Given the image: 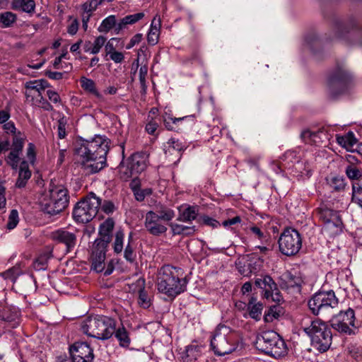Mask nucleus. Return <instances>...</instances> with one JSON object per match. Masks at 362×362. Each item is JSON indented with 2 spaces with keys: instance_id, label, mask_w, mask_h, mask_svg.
Listing matches in <instances>:
<instances>
[{
  "instance_id": "1",
  "label": "nucleus",
  "mask_w": 362,
  "mask_h": 362,
  "mask_svg": "<svg viewBox=\"0 0 362 362\" xmlns=\"http://www.w3.org/2000/svg\"><path fill=\"white\" fill-rule=\"evenodd\" d=\"M243 348L240 334L224 325H218L211 333L210 349L216 356H223Z\"/></svg>"
},
{
  "instance_id": "2",
  "label": "nucleus",
  "mask_w": 362,
  "mask_h": 362,
  "mask_svg": "<svg viewBox=\"0 0 362 362\" xmlns=\"http://www.w3.org/2000/svg\"><path fill=\"white\" fill-rule=\"evenodd\" d=\"M187 281L183 277L181 268L167 264L163 266L158 271L157 277V288L170 298H175L187 289Z\"/></svg>"
},
{
  "instance_id": "3",
  "label": "nucleus",
  "mask_w": 362,
  "mask_h": 362,
  "mask_svg": "<svg viewBox=\"0 0 362 362\" xmlns=\"http://www.w3.org/2000/svg\"><path fill=\"white\" fill-rule=\"evenodd\" d=\"M8 110H1V151L11 149L8 158H19L23 147L22 134L10 120Z\"/></svg>"
},
{
  "instance_id": "4",
  "label": "nucleus",
  "mask_w": 362,
  "mask_h": 362,
  "mask_svg": "<svg viewBox=\"0 0 362 362\" xmlns=\"http://www.w3.org/2000/svg\"><path fill=\"white\" fill-rule=\"evenodd\" d=\"M81 327L83 332L88 336L106 340L115 331V321L105 315H90L83 320Z\"/></svg>"
},
{
  "instance_id": "5",
  "label": "nucleus",
  "mask_w": 362,
  "mask_h": 362,
  "mask_svg": "<svg viewBox=\"0 0 362 362\" xmlns=\"http://www.w3.org/2000/svg\"><path fill=\"white\" fill-rule=\"evenodd\" d=\"M69 202L68 190L62 185L53 187L38 199L41 211L50 216L61 213L67 207Z\"/></svg>"
},
{
  "instance_id": "6",
  "label": "nucleus",
  "mask_w": 362,
  "mask_h": 362,
  "mask_svg": "<svg viewBox=\"0 0 362 362\" xmlns=\"http://www.w3.org/2000/svg\"><path fill=\"white\" fill-rule=\"evenodd\" d=\"M303 329L309 337L311 345L321 353L327 351L332 341L331 327L320 319L310 320L303 325Z\"/></svg>"
},
{
  "instance_id": "7",
  "label": "nucleus",
  "mask_w": 362,
  "mask_h": 362,
  "mask_svg": "<svg viewBox=\"0 0 362 362\" xmlns=\"http://www.w3.org/2000/svg\"><path fill=\"white\" fill-rule=\"evenodd\" d=\"M110 140L105 136L95 135L91 140H81L75 145L74 153L81 158H106Z\"/></svg>"
},
{
  "instance_id": "8",
  "label": "nucleus",
  "mask_w": 362,
  "mask_h": 362,
  "mask_svg": "<svg viewBox=\"0 0 362 362\" xmlns=\"http://www.w3.org/2000/svg\"><path fill=\"white\" fill-rule=\"evenodd\" d=\"M254 344L257 349L274 358L287 354L284 340L274 331H265L259 334Z\"/></svg>"
},
{
  "instance_id": "9",
  "label": "nucleus",
  "mask_w": 362,
  "mask_h": 362,
  "mask_svg": "<svg viewBox=\"0 0 362 362\" xmlns=\"http://www.w3.org/2000/svg\"><path fill=\"white\" fill-rule=\"evenodd\" d=\"M175 216L173 210L160 206L146 214L144 226L146 229L153 235H160L167 231L165 223L171 221Z\"/></svg>"
},
{
  "instance_id": "10",
  "label": "nucleus",
  "mask_w": 362,
  "mask_h": 362,
  "mask_svg": "<svg viewBox=\"0 0 362 362\" xmlns=\"http://www.w3.org/2000/svg\"><path fill=\"white\" fill-rule=\"evenodd\" d=\"M100 204L101 199L90 192L75 205L72 212L74 220L78 223H88L97 215Z\"/></svg>"
},
{
  "instance_id": "11",
  "label": "nucleus",
  "mask_w": 362,
  "mask_h": 362,
  "mask_svg": "<svg viewBox=\"0 0 362 362\" xmlns=\"http://www.w3.org/2000/svg\"><path fill=\"white\" fill-rule=\"evenodd\" d=\"M278 243L279 251L283 255L293 256L298 253L302 247V238L297 230L286 228L281 234Z\"/></svg>"
},
{
  "instance_id": "12",
  "label": "nucleus",
  "mask_w": 362,
  "mask_h": 362,
  "mask_svg": "<svg viewBox=\"0 0 362 362\" xmlns=\"http://www.w3.org/2000/svg\"><path fill=\"white\" fill-rule=\"evenodd\" d=\"M339 300L332 290L327 291H319L314 294L308 301V307L312 313L317 315L320 312L328 308H334L337 306Z\"/></svg>"
},
{
  "instance_id": "13",
  "label": "nucleus",
  "mask_w": 362,
  "mask_h": 362,
  "mask_svg": "<svg viewBox=\"0 0 362 362\" xmlns=\"http://www.w3.org/2000/svg\"><path fill=\"white\" fill-rule=\"evenodd\" d=\"M355 312L349 308L345 311H340L330 320L332 327L341 334L347 335L355 334Z\"/></svg>"
},
{
  "instance_id": "14",
  "label": "nucleus",
  "mask_w": 362,
  "mask_h": 362,
  "mask_svg": "<svg viewBox=\"0 0 362 362\" xmlns=\"http://www.w3.org/2000/svg\"><path fill=\"white\" fill-rule=\"evenodd\" d=\"M256 287L261 288L264 293V297L267 299L271 298L273 301L280 303L283 300V297L277 287L276 284L269 275H262L255 280Z\"/></svg>"
},
{
  "instance_id": "15",
  "label": "nucleus",
  "mask_w": 362,
  "mask_h": 362,
  "mask_svg": "<svg viewBox=\"0 0 362 362\" xmlns=\"http://www.w3.org/2000/svg\"><path fill=\"white\" fill-rule=\"evenodd\" d=\"M73 362H93V350L87 342L76 341L69 348Z\"/></svg>"
},
{
  "instance_id": "16",
  "label": "nucleus",
  "mask_w": 362,
  "mask_h": 362,
  "mask_svg": "<svg viewBox=\"0 0 362 362\" xmlns=\"http://www.w3.org/2000/svg\"><path fill=\"white\" fill-rule=\"evenodd\" d=\"M146 166L144 160H121L118 165L119 177L126 181L132 176L142 172Z\"/></svg>"
},
{
  "instance_id": "17",
  "label": "nucleus",
  "mask_w": 362,
  "mask_h": 362,
  "mask_svg": "<svg viewBox=\"0 0 362 362\" xmlns=\"http://www.w3.org/2000/svg\"><path fill=\"white\" fill-rule=\"evenodd\" d=\"M162 117L164 126L169 131L179 132L184 127L194 123V117L193 115L175 117L172 115L165 112Z\"/></svg>"
},
{
  "instance_id": "18",
  "label": "nucleus",
  "mask_w": 362,
  "mask_h": 362,
  "mask_svg": "<svg viewBox=\"0 0 362 362\" xmlns=\"http://www.w3.org/2000/svg\"><path fill=\"white\" fill-rule=\"evenodd\" d=\"M50 237L54 241L66 246V253L71 252L77 243L76 234L62 228L52 232Z\"/></svg>"
},
{
  "instance_id": "19",
  "label": "nucleus",
  "mask_w": 362,
  "mask_h": 362,
  "mask_svg": "<svg viewBox=\"0 0 362 362\" xmlns=\"http://www.w3.org/2000/svg\"><path fill=\"white\" fill-rule=\"evenodd\" d=\"M18 177L16 182V187L18 188L25 187L28 180L31 177V171L29 169V164L26 160H10L9 164L14 168L18 166Z\"/></svg>"
},
{
  "instance_id": "20",
  "label": "nucleus",
  "mask_w": 362,
  "mask_h": 362,
  "mask_svg": "<svg viewBox=\"0 0 362 362\" xmlns=\"http://www.w3.org/2000/svg\"><path fill=\"white\" fill-rule=\"evenodd\" d=\"M49 83L45 79L30 81L25 83V96L28 99L31 98V100L34 102L37 98L42 96V93L45 88L48 87Z\"/></svg>"
},
{
  "instance_id": "21",
  "label": "nucleus",
  "mask_w": 362,
  "mask_h": 362,
  "mask_svg": "<svg viewBox=\"0 0 362 362\" xmlns=\"http://www.w3.org/2000/svg\"><path fill=\"white\" fill-rule=\"evenodd\" d=\"M145 279L144 278L138 279L136 282L132 284L133 291L138 292V303L143 308H148L151 306V299L145 289Z\"/></svg>"
},
{
  "instance_id": "22",
  "label": "nucleus",
  "mask_w": 362,
  "mask_h": 362,
  "mask_svg": "<svg viewBox=\"0 0 362 362\" xmlns=\"http://www.w3.org/2000/svg\"><path fill=\"white\" fill-rule=\"evenodd\" d=\"M20 310L13 305L4 306L1 313V320L9 323V328L16 327L19 325Z\"/></svg>"
},
{
  "instance_id": "23",
  "label": "nucleus",
  "mask_w": 362,
  "mask_h": 362,
  "mask_svg": "<svg viewBox=\"0 0 362 362\" xmlns=\"http://www.w3.org/2000/svg\"><path fill=\"white\" fill-rule=\"evenodd\" d=\"M107 160H82L81 165L86 175H91L100 172L107 166Z\"/></svg>"
},
{
  "instance_id": "24",
  "label": "nucleus",
  "mask_w": 362,
  "mask_h": 362,
  "mask_svg": "<svg viewBox=\"0 0 362 362\" xmlns=\"http://www.w3.org/2000/svg\"><path fill=\"white\" fill-rule=\"evenodd\" d=\"M35 0H12L11 2V8L13 10L26 13L32 15L35 11Z\"/></svg>"
},
{
  "instance_id": "25",
  "label": "nucleus",
  "mask_w": 362,
  "mask_h": 362,
  "mask_svg": "<svg viewBox=\"0 0 362 362\" xmlns=\"http://www.w3.org/2000/svg\"><path fill=\"white\" fill-rule=\"evenodd\" d=\"M326 134L322 131L311 132L309 129H305L301 132L300 137L302 140L305 143L310 145H319L322 143L323 137H325Z\"/></svg>"
},
{
  "instance_id": "26",
  "label": "nucleus",
  "mask_w": 362,
  "mask_h": 362,
  "mask_svg": "<svg viewBox=\"0 0 362 362\" xmlns=\"http://www.w3.org/2000/svg\"><path fill=\"white\" fill-rule=\"evenodd\" d=\"M115 226V221L112 218H107L99 227L100 239L104 242H110L112 233Z\"/></svg>"
},
{
  "instance_id": "27",
  "label": "nucleus",
  "mask_w": 362,
  "mask_h": 362,
  "mask_svg": "<svg viewBox=\"0 0 362 362\" xmlns=\"http://www.w3.org/2000/svg\"><path fill=\"white\" fill-rule=\"evenodd\" d=\"M136 243L133 239L132 233H130L128 236L126 245L124 247L123 254L124 258L129 262H133L136 257Z\"/></svg>"
},
{
  "instance_id": "28",
  "label": "nucleus",
  "mask_w": 362,
  "mask_h": 362,
  "mask_svg": "<svg viewBox=\"0 0 362 362\" xmlns=\"http://www.w3.org/2000/svg\"><path fill=\"white\" fill-rule=\"evenodd\" d=\"M350 78L351 74L348 71L343 68H339L329 76L328 83L329 86L335 83H344Z\"/></svg>"
},
{
  "instance_id": "29",
  "label": "nucleus",
  "mask_w": 362,
  "mask_h": 362,
  "mask_svg": "<svg viewBox=\"0 0 362 362\" xmlns=\"http://www.w3.org/2000/svg\"><path fill=\"white\" fill-rule=\"evenodd\" d=\"M256 300L255 298L252 297L248 303L247 309L250 317L258 321L261 318L263 304L259 302L256 303Z\"/></svg>"
},
{
  "instance_id": "30",
  "label": "nucleus",
  "mask_w": 362,
  "mask_h": 362,
  "mask_svg": "<svg viewBox=\"0 0 362 362\" xmlns=\"http://www.w3.org/2000/svg\"><path fill=\"white\" fill-rule=\"evenodd\" d=\"M337 141L340 146L345 148L349 151H352L356 143L355 135L351 132L343 136H337Z\"/></svg>"
},
{
  "instance_id": "31",
  "label": "nucleus",
  "mask_w": 362,
  "mask_h": 362,
  "mask_svg": "<svg viewBox=\"0 0 362 362\" xmlns=\"http://www.w3.org/2000/svg\"><path fill=\"white\" fill-rule=\"evenodd\" d=\"M144 17V13L142 12L128 15L121 19V21L117 23V28L115 30L117 33L124 29L127 25H132L139 21Z\"/></svg>"
},
{
  "instance_id": "32",
  "label": "nucleus",
  "mask_w": 362,
  "mask_h": 362,
  "mask_svg": "<svg viewBox=\"0 0 362 362\" xmlns=\"http://www.w3.org/2000/svg\"><path fill=\"white\" fill-rule=\"evenodd\" d=\"M343 223L341 218H334L332 221L325 223L324 230L327 232L329 235L333 236L338 235L342 232Z\"/></svg>"
},
{
  "instance_id": "33",
  "label": "nucleus",
  "mask_w": 362,
  "mask_h": 362,
  "mask_svg": "<svg viewBox=\"0 0 362 362\" xmlns=\"http://www.w3.org/2000/svg\"><path fill=\"white\" fill-rule=\"evenodd\" d=\"M361 35H362V30L356 27H353L351 30L348 29L346 27H340L337 30V37L346 40H349L350 37L355 38Z\"/></svg>"
},
{
  "instance_id": "34",
  "label": "nucleus",
  "mask_w": 362,
  "mask_h": 362,
  "mask_svg": "<svg viewBox=\"0 0 362 362\" xmlns=\"http://www.w3.org/2000/svg\"><path fill=\"white\" fill-rule=\"evenodd\" d=\"M170 226L172 230L173 234L175 235H192L196 231V227L194 226H188L181 224L171 223Z\"/></svg>"
},
{
  "instance_id": "35",
  "label": "nucleus",
  "mask_w": 362,
  "mask_h": 362,
  "mask_svg": "<svg viewBox=\"0 0 362 362\" xmlns=\"http://www.w3.org/2000/svg\"><path fill=\"white\" fill-rule=\"evenodd\" d=\"M115 337L119 341V346L122 347H129L131 343V339L129 335V332L124 326L115 329L114 332Z\"/></svg>"
},
{
  "instance_id": "36",
  "label": "nucleus",
  "mask_w": 362,
  "mask_h": 362,
  "mask_svg": "<svg viewBox=\"0 0 362 362\" xmlns=\"http://www.w3.org/2000/svg\"><path fill=\"white\" fill-rule=\"evenodd\" d=\"M124 247V233L122 230H118L115 234L112 243L114 252L117 255L121 254Z\"/></svg>"
},
{
  "instance_id": "37",
  "label": "nucleus",
  "mask_w": 362,
  "mask_h": 362,
  "mask_svg": "<svg viewBox=\"0 0 362 362\" xmlns=\"http://www.w3.org/2000/svg\"><path fill=\"white\" fill-rule=\"evenodd\" d=\"M317 210L320 218L322 220L324 223L333 221L334 218H338L340 217L337 211L332 210L326 206L320 207Z\"/></svg>"
},
{
  "instance_id": "38",
  "label": "nucleus",
  "mask_w": 362,
  "mask_h": 362,
  "mask_svg": "<svg viewBox=\"0 0 362 362\" xmlns=\"http://www.w3.org/2000/svg\"><path fill=\"white\" fill-rule=\"evenodd\" d=\"M200 356V349L197 346L189 345L187 346L182 356L183 362H194Z\"/></svg>"
},
{
  "instance_id": "39",
  "label": "nucleus",
  "mask_w": 362,
  "mask_h": 362,
  "mask_svg": "<svg viewBox=\"0 0 362 362\" xmlns=\"http://www.w3.org/2000/svg\"><path fill=\"white\" fill-rule=\"evenodd\" d=\"M198 215V209L197 206H189L185 209L180 214L177 220L188 222L195 220Z\"/></svg>"
},
{
  "instance_id": "40",
  "label": "nucleus",
  "mask_w": 362,
  "mask_h": 362,
  "mask_svg": "<svg viewBox=\"0 0 362 362\" xmlns=\"http://www.w3.org/2000/svg\"><path fill=\"white\" fill-rule=\"evenodd\" d=\"M80 83L82 88L84 90L92 93L97 98L101 97V94L97 90L95 83L92 79L82 76L80 78Z\"/></svg>"
},
{
  "instance_id": "41",
  "label": "nucleus",
  "mask_w": 362,
  "mask_h": 362,
  "mask_svg": "<svg viewBox=\"0 0 362 362\" xmlns=\"http://www.w3.org/2000/svg\"><path fill=\"white\" fill-rule=\"evenodd\" d=\"M110 242H104L102 239L97 238L93 245L92 255L105 256L107 247Z\"/></svg>"
},
{
  "instance_id": "42",
  "label": "nucleus",
  "mask_w": 362,
  "mask_h": 362,
  "mask_svg": "<svg viewBox=\"0 0 362 362\" xmlns=\"http://www.w3.org/2000/svg\"><path fill=\"white\" fill-rule=\"evenodd\" d=\"M117 25L115 16L110 15L102 21L98 30L100 33H108L113 27H117Z\"/></svg>"
},
{
  "instance_id": "43",
  "label": "nucleus",
  "mask_w": 362,
  "mask_h": 362,
  "mask_svg": "<svg viewBox=\"0 0 362 362\" xmlns=\"http://www.w3.org/2000/svg\"><path fill=\"white\" fill-rule=\"evenodd\" d=\"M282 308L279 305L271 306L264 313V320L266 322H272L278 319L281 313Z\"/></svg>"
},
{
  "instance_id": "44",
  "label": "nucleus",
  "mask_w": 362,
  "mask_h": 362,
  "mask_svg": "<svg viewBox=\"0 0 362 362\" xmlns=\"http://www.w3.org/2000/svg\"><path fill=\"white\" fill-rule=\"evenodd\" d=\"M17 15L11 11L1 13V27L11 28L16 23Z\"/></svg>"
},
{
  "instance_id": "45",
  "label": "nucleus",
  "mask_w": 362,
  "mask_h": 362,
  "mask_svg": "<svg viewBox=\"0 0 362 362\" xmlns=\"http://www.w3.org/2000/svg\"><path fill=\"white\" fill-rule=\"evenodd\" d=\"M98 6V0H88L86 1L81 5V9L83 11L81 16H88V17L90 18Z\"/></svg>"
},
{
  "instance_id": "46",
  "label": "nucleus",
  "mask_w": 362,
  "mask_h": 362,
  "mask_svg": "<svg viewBox=\"0 0 362 362\" xmlns=\"http://www.w3.org/2000/svg\"><path fill=\"white\" fill-rule=\"evenodd\" d=\"M286 284L288 286L290 287H296L298 289L301 287L303 284V279L300 276L299 274L295 272L293 274L292 272H288L286 274Z\"/></svg>"
},
{
  "instance_id": "47",
  "label": "nucleus",
  "mask_w": 362,
  "mask_h": 362,
  "mask_svg": "<svg viewBox=\"0 0 362 362\" xmlns=\"http://www.w3.org/2000/svg\"><path fill=\"white\" fill-rule=\"evenodd\" d=\"M345 173L350 180H359L362 178V170L353 163H350L346 166Z\"/></svg>"
},
{
  "instance_id": "48",
  "label": "nucleus",
  "mask_w": 362,
  "mask_h": 362,
  "mask_svg": "<svg viewBox=\"0 0 362 362\" xmlns=\"http://www.w3.org/2000/svg\"><path fill=\"white\" fill-rule=\"evenodd\" d=\"M105 256L91 255L92 269L97 272H101L105 267Z\"/></svg>"
},
{
  "instance_id": "49",
  "label": "nucleus",
  "mask_w": 362,
  "mask_h": 362,
  "mask_svg": "<svg viewBox=\"0 0 362 362\" xmlns=\"http://www.w3.org/2000/svg\"><path fill=\"white\" fill-rule=\"evenodd\" d=\"M330 187L335 191L343 190L346 186L345 180L342 176H333L329 182Z\"/></svg>"
},
{
  "instance_id": "50",
  "label": "nucleus",
  "mask_w": 362,
  "mask_h": 362,
  "mask_svg": "<svg viewBox=\"0 0 362 362\" xmlns=\"http://www.w3.org/2000/svg\"><path fill=\"white\" fill-rule=\"evenodd\" d=\"M20 274L21 271L18 267H12L1 273V276L5 279L10 280L11 282H15Z\"/></svg>"
},
{
  "instance_id": "51",
  "label": "nucleus",
  "mask_w": 362,
  "mask_h": 362,
  "mask_svg": "<svg viewBox=\"0 0 362 362\" xmlns=\"http://www.w3.org/2000/svg\"><path fill=\"white\" fill-rule=\"evenodd\" d=\"M18 221L19 218L18 211L16 209H12L8 216L6 228L9 230L13 229L18 225Z\"/></svg>"
},
{
  "instance_id": "52",
  "label": "nucleus",
  "mask_w": 362,
  "mask_h": 362,
  "mask_svg": "<svg viewBox=\"0 0 362 362\" xmlns=\"http://www.w3.org/2000/svg\"><path fill=\"white\" fill-rule=\"evenodd\" d=\"M106 40V37L102 35L97 37L93 43L91 54H98L100 51L101 48L105 45Z\"/></svg>"
},
{
  "instance_id": "53",
  "label": "nucleus",
  "mask_w": 362,
  "mask_h": 362,
  "mask_svg": "<svg viewBox=\"0 0 362 362\" xmlns=\"http://www.w3.org/2000/svg\"><path fill=\"white\" fill-rule=\"evenodd\" d=\"M148 74L147 65H143L139 69V81L142 90L145 92L147 88L146 76Z\"/></svg>"
},
{
  "instance_id": "54",
  "label": "nucleus",
  "mask_w": 362,
  "mask_h": 362,
  "mask_svg": "<svg viewBox=\"0 0 362 362\" xmlns=\"http://www.w3.org/2000/svg\"><path fill=\"white\" fill-rule=\"evenodd\" d=\"M51 257L50 254H45L40 255L35 262V267L38 269H45L48 259Z\"/></svg>"
},
{
  "instance_id": "55",
  "label": "nucleus",
  "mask_w": 362,
  "mask_h": 362,
  "mask_svg": "<svg viewBox=\"0 0 362 362\" xmlns=\"http://www.w3.org/2000/svg\"><path fill=\"white\" fill-rule=\"evenodd\" d=\"M100 207L106 214H112L117 209L115 204L110 200H104L103 202H101Z\"/></svg>"
},
{
  "instance_id": "56",
  "label": "nucleus",
  "mask_w": 362,
  "mask_h": 362,
  "mask_svg": "<svg viewBox=\"0 0 362 362\" xmlns=\"http://www.w3.org/2000/svg\"><path fill=\"white\" fill-rule=\"evenodd\" d=\"M33 103L37 106L42 108L45 110H47V111H52L53 110L52 105L46 99H45L42 96H40L39 98H37V100H35Z\"/></svg>"
},
{
  "instance_id": "57",
  "label": "nucleus",
  "mask_w": 362,
  "mask_h": 362,
  "mask_svg": "<svg viewBox=\"0 0 362 362\" xmlns=\"http://www.w3.org/2000/svg\"><path fill=\"white\" fill-rule=\"evenodd\" d=\"M159 31H155V30L149 29L147 35L148 42L151 45H155L158 42Z\"/></svg>"
},
{
  "instance_id": "58",
  "label": "nucleus",
  "mask_w": 362,
  "mask_h": 362,
  "mask_svg": "<svg viewBox=\"0 0 362 362\" xmlns=\"http://www.w3.org/2000/svg\"><path fill=\"white\" fill-rule=\"evenodd\" d=\"M158 128V122L154 119L151 118L146 124L145 129L148 134L154 135Z\"/></svg>"
},
{
  "instance_id": "59",
  "label": "nucleus",
  "mask_w": 362,
  "mask_h": 362,
  "mask_svg": "<svg viewBox=\"0 0 362 362\" xmlns=\"http://www.w3.org/2000/svg\"><path fill=\"white\" fill-rule=\"evenodd\" d=\"M201 218L203 223L211 226L212 228H217L221 226V223L218 221L208 216H203Z\"/></svg>"
},
{
  "instance_id": "60",
  "label": "nucleus",
  "mask_w": 362,
  "mask_h": 362,
  "mask_svg": "<svg viewBox=\"0 0 362 362\" xmlns=\"http://www.w3.org/2000/svg\"><path fill=\"white\" fill-rule=\"evenodd\" d=\"M142 39V35L140 33L136 34L134 35L129 42L127 45L126 49H132L135 45L139 43Z\"/></svg>"
},
{
  "instance_id": "61",
  "label": "nucleus",
  "mask_w": 362,
  "mask_h": 362,
  "mask_svg": "<svg viewBox=\"0 0 362 362\" xmlns=\"http://www.w3.org/2000/svg\"><path fill=\"white\" fill-rule=\"evenodd\" d=\"M169 147L177 151H180L183 149V146L178 140L174 138L170 139L168 142Z\"/></svg>"
},
{
  "instance_id": "62",
  "label": "nucleus",
  "mask_w": 362,
  "mask_h": 362,
  "mask_svg": "<svg viewBox=\"0 0 362 362\" xmlns=\"http://www.w3.org/2000/svg\"><path fill=\"white\" fill-rule=\"evenodd\" d=\"M161 27V19L159 15H156L151 21L150 29L159 31Z\"/></svg>"
},
{
  "instance_id": "63",
  "label": "nucleus",
  "mask_w": 362,
  "mask_h": 362,
  "mask_svg": "<svg viewBox=\"0 0 362 362\" xmlns=\"http://www.w3.org/2000/svg\"><path fill=\"white\" fill-rule=\"evenodd\" d=\"M110 58L115 63H121L124 61V56L123 53L116 51L111 53V54L110 55Z\"/></svg>"
},
{
  "instance_id": "64",
  "label": "nucleus",
  "mask_w": 362,
  "mask_h": 362,
  "mask_svg": "<svg viewBox=\"0 0 362 362\" xmlns=\"http://www.w3.org/2000/svg\"><path fill=\"white\" fill-rule=\"evenodd\" d=\"M47 95L49 100H51L52 103H59L61 102L60 96L57 92L52 90H48L47 91Z\"/></svg>"
}]
</instances>
